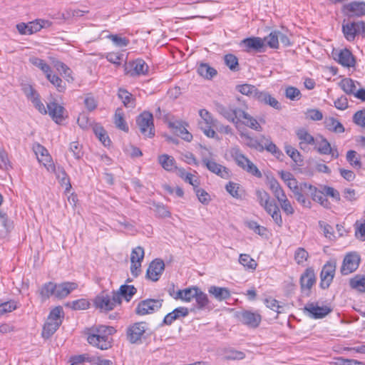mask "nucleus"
Returning a JSON list of instances; mask_svg holds the SVG:
<instances>
[{"label":"nucleus","mask_w":365,"mask_h":365,"mask_svg":"<svg viewBox=\"0 0 365 365\" xmlns=\"http://www.w3.org/2000/svg\"><path fill=\"white\" fill-rule=\"evenodd\" d=\"M195 299L198 309H205L209 307L210 300L207 295L199 288L195 296Z\"/></svg>","instance_id":"36"},{"label":"nucleus","mask_w":365,"mask_h":365,"mask_svg":"<svg viewBox=\"0 0 365 365\" xmlns=\"http://www.w3.org/2000/svg\"><path fill=\"white\" fill-rule=\"evenodd\" d=\"M123 57V55L120 53L109 52L106 54V58L116 66H120Z\"/></svg>","instance_id":"62"},{"label":"nucleus","mask_w":365,"mask_h":365,"mask_svg":"<svg viewBox=\"0 0 365 365\" xmlns=\"http://www.w3.org/2000/svg\"><path fill=\"white\" fill-rule=\"evenodd\" d=\"M165 269V263L160 259L152 261L147 269L146 276L153 282H157Z\"/></svg>","instance_id":"15"},{"label":"nucleus","mask_w":365,"mask_h":365,"mask_svg":"<svg viewBox=\"0 0 365 365\" xmlns=\"http://www.w3.org/2000/svg\"><path fill=\"white\" fill-rule=\"evenodd\" d=\"M202 163L212 173L227 179L230 177V170L227 168L217 163L215 161L210 160L207 158H202Z\"/></svg>","instance_id":"16"},{"label":"nucleus","mask_w":365,"mask_h":365,"mask_svg":"<svg viewBox=\"0 0 365 365\" xmlns=\"http://www.w3.org/2000/svg\"><path fill=\"white\" fill-rule=\"evenodd\" d=\"M342 31L347 41H354L356 36L359 34L358 29L356 28V22L344 23L342 24Z\"/></svg>","instance_id":"27"},{"label":"nucleus","mask_w":365,"mask_h":365,"mask_svg":"<svg viewBox=\"0 0 365 365\" xmlns=\"http://www.w3.org/2000/svg\"><path fill=\"white\" fill-rule=\"evenodd\" d=\"M294 197L297 200L299 203H300L304 207H311L312 202L309 198L305 195V194L301 190L296 191L294 194Z\"/></svg>","instance_id":"59"},{"label":"nucleus","mask_w":365,"mask_h":365,"mask_svg":"<svg viewBox=\"0 0 365 365\" xmlns=\"http://www.w3.org/2000/svg\"><path fill=\"white\" fill-rule=\"evenodd\" d=\"M158 162L167 171H173L175 169H177L174 158L168 155L163 154L160 155L158 157Z\"/></svg>","instance_id":"31"},{"label":"nucleus","mask_w":365,"mask_h":365,"mask_svg":"<svg viewBox=\"0 0 365 365\" xmlns=\"http://www.w3.org/2000/svg\"><path fill=\"white\" fill-rule=\"evenodd\" d=\"M163 299H146L140 301L135 308L138 315L143 316L158 311L163 305Z\"/></svg>","instance_id":"9"},{"label":"nucleus","mask_w":365,"mask_h":365,"mask_svg":"<svg viewBox=\"0 0 365 365\" xmlns=\"http://www.w3.org/2000/svg\"><path fill=\"white\" fill-rule=\"evenodd\" d=\"M144 258V250L142 247H137L132 250L130 255L131 263H140Z\"/></svg>","instance_id":"53"},{"label":"nucleus","mask_w":365,"mask_h":365,"mask_svg":"<svg viewBox=\"0 0 365 365\" xmlns=\"http://www.w3.org/2000/svg\"><path fill=\"white\" fill-rule=\"evenodd\" d=\"M22 91L27 97V98L31 101L35 99L36 97L39 96L37 91L33 88L32 86L29 84H24L22 86Z\"/></svg>","instance_id":"64"},{"label":"nucleus","mask_w":365,"mask_h":365,"mask_svg":"<svg viewBox=\"0 0 365 365\" xmlns=\"http://www.w3.org/2000/svg\"><path fill=\"white\" fill-rule=\"evenodd\" d=\"M240 45L245 47V51L247 52H250L251 51L262 52L265 46L264 41L259 37L245 38L241 41Z\"/></svg>","instance_id":"17"},{"label":"nucleus","mask_w":365,"mask_h":365,"mask_svg":"<svg viewBox=\"0 0 365 365\" xmlns=\"http://www.w3.org/2000/svg\"><path fill=\"white\" fill-rule=\"evenodd\" d=\"M349 286L351 289L360 292H365V277L357 274L350 279Z\"/></svg>","instance_id":"37"},{"label":"nucleus","mask_w":365,"mask_h":365,"mask_svg":"<svg viewBox=\"0 0 365 365\" xmlns=\"http://www.w3.org/2000/svg\"><path fill=\"white\" fill-rule=\"evenodd\" d=\"M239 262L244 267L251 269H255L257 267L256 262L247 254H241L240 255Z\"/></svg>","instance_id":"51"},{"label":"nucleus","mask_w":365,"mask_h":365,"mask_svg":"<svg viewBox=\"0 0 365 365\" xmlns=\"http://www.w3.org/2000/svg\"><path fill=\"white\" fill-rule=\"evenodd\" d=\"M255 195L258 202L265 210L269 207V205L276 203L274 200H270V196L265 190L260 189L256 190Z\"/></svg>","instance_id":"29"},{"label":"nucleus","mask_w":365,"mask_h":365,"mask_svg":"<svg viewBox=\"0 0 365 365\" xmlns=\"http://www.w3.org/2000/svg\"><path fill=\"white\" fill-rule=\"evenodd\" d=\"M264 150H267L268 152L272 153L276 157L279 158V156L282 154L281 151L277 148L276 145L273 143L269 139L266 138L265 137H262Z\"/></svg>","instance_id":"50"},{"label":"nucleus","mask_w":365,"mask_h":365,"mask_svg":"<svg viewBox=\"0 0 365 365\" xmlns=\"http://www.w3.org/2000/svg\"><path fill=\"white\" fill-rule=\"evenodd\" d=\"M278 34H279V31H272L264 38L267 45L272 48H277L279 46Z\"/></svg>","instance_id":"55"},{"label":"nucleus","mask_w":365,"mask_h":365,"mask_svg":"<svg viewBox=\"0 0 365 365\" xmlns=\"http://www.w3.org/2000/svg\"><path fill=\"white\" fill-rule=\"evenodd\" d=\"M236 316L241 323L250 328L258 327L262 320L259 313L248 310L237 312Z\"/></svg>","instance_id":"11"},{"label":"nucleus","mask_w":365,"mask_h":365,"mask_svg":"<svg viewBox=\"0 0 365 365\" xmlns=\"http://www.w3.org/2000/svg\"><path fill=\"white\" fill-rule=\"evenodd\" d=\"M125 70L126 74L131 77H135L146 74L148 71V66L145 61L141 58H138L129 63V64L125 66Z\"/></svg>","instance_id":"14"},{"label":"nucleus","mask_w":365,"mask_h":365,"mask_svg":"<svg viewBox=\"0 0 365 365\" xmlns=\"http://www.w3.org/2000/svg\"><path fill=\"white\" fill-rule=\"evenodd\" d=\"M225 63L227 66L229 67V68L232 71H237L238 70V59L237 58L231 53L227 54L224 57Z\"/></svg>","instance_id":"56"},{"label":"nucleus","mask_w":365,"mask_h":365,"mask_svg":"<svg viewBox=\"0 0 365 365\" xmlns=\"http://www.w3.org/2000/svg\"><path fill=\"white\" fill-rule=\"evenodd\" d=\"M269 215H271L272 218L274 221V222L279 226L282 227L283 224L280 210L277 205L272 204V205H269V207L265 210Z\"/></svg>","instance_id":"41"},{"label":"nucleus","mask_w":365,"mask_h":365,"mask_svg":"<svg viewBox=\"0 0 365 365\" xmlns=\"http://www.w3.org/2000/svg\"><path fill=\"white\" fill-rule=\"evenodd\" d=\"M35 153L40 163H45L46 165L52 163L51 158L44 147L38 145L35 148Z\"/></svg>","instance_id":"40"},{"label":"nucleus","mask_w":365,"mask_h":365,"mask_svg":"<svg viewBox=\"0 0 365 365\" xmlns=\"http://www.w3.org/2000/svg\"><path fill=\"white\" fill-rule=\"evenodd\" d=\"M47 113L56 123H60L64 119V108L57 103L56 101H51L47 103Z\"/></svg>","instance_id":"18"},{"label":"nucleus","mask_w":365,"mask_h":365,"mask_svg":"<svg viewBox=\"0 0 365 365\" xmlns=\"http://www.w3.org/2000/svg\"><path fill=\"white\" fill-rule=\"evenodd\" d=\"M304 314L312 319H319V305L318 302H309L307 303L304 309Z\"/></svg>","instance_id":"32"},{"label":"nucleus","mask_w":365,"mask_h":365,"mask_svg":"<svg viewBox=\"0 0 365 365\" xmlns=\"http://www.w3.org/2000/svg\"><path fill=\"white\" fill-rule=\"evenodd\" d=\"M43 165L46 168L48 171L53 172L56 174V177L58 180V182L62 186H65L66 192H68L71 190V184L70 182L69 177L62 167L58 166L56 168L53 163L46 165L45 163H43Z\"/></svg>","instance_id":"13"},{"label":"nucleus","mask_w":365,"mask_h":365,"mask_svg":"<svg viewBox=\"0 0 365 365\" xmlns=\"http://www.w3.org/2000/svg\"><path fill=\"white\" fill-rule=\"evenodd\" d=\"M136 288L133 285L123 284L120 287L118 292H115V294H119V297L121 299L124 297L126 301L129 302L131 297L136 293Z\"/></svg>","instance_id":"38"},{"label":"nucleus","mask_w":365,"mask_h":365,"mask_svg":"<svg viewBox=\"0 0 365 365\" xmlns=\"http://www.w3.org/2000/svg\"><path fill=\"white\" fill-rule=\"evenodd\" d=\"M346 160L354 168H360L361 167L360 158L355 150H351L346 153Z\"/></svg>","instance_id":"48"},{"label":"nucleus","mask_w":365,"mask_h":365,"mask_svg":"<svg viewBox=\"0 0 365 365\" xmlns=\"http://www.w3.org/2000/svg\"><path fill=\"white\" fill-rule=\"evenodd\" d=\"M197 73L200 76L207 79H211L217 75V71L205 63H201L197 67Z\"/></svg>","instance_id":"33"},{"label":"nucleus","mask_w":365,"mask_h":365,"mask_svg":"<svg viewBox=\"0 0 365 365\" xmlns=\"http://www.w3.org/2000/svg\"><path fill=\"white\" fill-rule=\"evenodd\" d=\"M63 318V310L60 306L53 309L45 322L41 336L44 339H49L59 328Z\"/></svg>","instance_id":"3"},{"label":"nucleus","mask_w":365,"mask_h":365,"mask_svg":"<svg viewBox=\"0 0 365 365\" xmlns=\"http://www.w3.org/2000/svg\"><path fill=\"white\" fill-rule=\"evenodd\" d=\"M69 151L73 153V155L77 160L81 159L83 155L82 145L77 141L71 143Z\"/></svg>","instance_id":"58"},{"label":"nucleus","mask_w":365,"mask_h":365,"mask_svg":"<svg viewBox=\"0 0 365 365\" xmlns=\"http://www.w3.org/2000/svg\"><path fill=\"white\" fill-rule=\"evenodd\" d=\"M31 34L40 31L42 28L48 27L51 25V23L47 20L38 19L36 21L30 22L29 24Z\"/></svg>","instance_id":"46"},{"label":"nucleus","mask_w":365,"mask_h":365,"mask_svg":"<svg viewBox=\"0 0 365 365\" xmlns=\"http://www.w3.org/2000/svg\"><path fill=\"white\" fill-rule=\"evenodd\" d=\"M147 324L143 322H135L129 326L126 330V338L131 344H140L146 331Z\"/></svg>","instance_id":"10"},{"label":"nucleus","mask_w":365,"mask_h":365,"mask_svg":"<svg viewBox=\"0 0 365 365\" xmlns=\"http://www.w3.org/2000/svg\"><path fill=\"white\" fill-rule=\"evenodd\" d=\"M300 189L305 194L307 198L311 197L312 200L317 202H319V196L317 195V188L316 187L304 182L300 184Z\"/></svg>","instance_id":"34"},{"label":"nucleus","mask_w":365,"mask_h":365,"mask_svg":"<svg viewBox=\"0 0 365 365\" xmlns=\"http://www.w3.org/2000/svg\"><path fill=\"white\" fill-rule=\"evenodd\" d=\"M287 154L296 163H299L302 161L299 151L291 145L285 146Z\"/></svg>","instance_id":"63"},{"label":"nucleus","mask_w":365,"mask_h":365,"mask_svg":"<svg viewBox=\"0 0 365 365\" xmlns=\"http://www.w3.org/2000/svg\"><path fill=\"white\" fill-rule=\"evenodd\" d=\"M136 123L140 133L145 136L152 138L155 135L153 116L151 113L143 112L137 117Z\"/></svg>","instance_id":"6"},{"label":"nucleus","mask_w":365,"mask_h":365,"mask_svg":"<svg viewBox=\"0 0 365 365\" xmlns=\"http://www.w3.org/2000/svg\"><path fill=\"white\" fill-rule=\"evenodd\" d=\"M296 135L299 140L301 149L305 150L308 145L314 143V137L304 128H299L296 130Z\"/></svg>","instance_id":"23"},{"label":"nucleus","mask_w":365,"mask_h":365,"mask_svg":"<svg viewBox=\"0 0 365 365\" xmlns=\"http://www.w3.org/2000/svg\"><path fill=\"white\" fill-rule=\"evenodd\" d=\"M240 136L246 140V144L251 148H255L258 151L264 150L263 140L259 142L257 139L250 137L248 134L241 133Z\"/></svg>","instance_id":"42"},{"label":"nucleus","mask_w":365,"mask_h":365,"mask_svg":"<svg viewBox=\"0 0 365 365\" xmlns=\"http://www.w3.org/2000/svg\"><path fill=\"white\" fill-rule=\"evenodd\" d=\"M342 12L349 18L365 16V2L354 1L343 6Z\"/></svg>","instance_id":"12"},{"label":"nucleus","mask_w":365,"mask_h":365,"mask_svg":"<svg viewBox=\"0 0 365 365\" xmlns=\"http://www.w3.org/2000/svg\"><path fill=\"white\" fill-rule=\"evenodd\" d=\"M360 83L351 78H346L339 83L340 88L348 95H353Z\"/></svg>","instance_id":"28"},{"label":"nucleus","mask_w":365,"mask_h":365,"mask_svg":"<svg viewBox=\"0 0 365 365\" xmlns=\"http://www.w3.org/2000/svg\"><path fill=\"white\" fill-rule=\"evenodd\" d=\"M321 154L329 155L331 159L339 157V153L335 146L331 147L330 143L325 138H321Z\"/></svg>","instance_id":"30"},{"label":"nucleus","mask_w":365,"mask_h":365,"mask_svg":"<svg viewBox=\"0 0 365 365\" xmlns=\"http://www.w3.org/2000/svg\"><path fill=\"white\" fill-rule=\"evenodd\" d=\"M93 130L96 137L101 140V142H102L105 146L110 145V140L103 127L96 125L93 128Z\"/></svg>","instance_id":"49"},{"label":"nucleus","mask_w":365,"mask_h":365,"mask_svg":"<svg viewBox=\"0 0 365 365\" xmlns=\"http://www.w3.org/2000/svg\"><path fill=\"white\" fill-rule=\"evenodd\" d=\"M118 97L123 101V104L127 107L133 106V99L131 93L126 90L120 88L118 90Z\"/></svg>","instance_id":"52"},{"label":"nucleus","mask_w":365,"mask_h":365,"mask_svg":"<svg viewBox=\"0 0 365 365\" xmlns=\"http://www.w3.org/2000/svg\"><path fill=\"white\" fill-rule=\"evenodd\" d=\"M336 259L330 258L321 269V288H328L331 284L336 273Z\"/></svg>","instance_id":"7"},{"label":"nucleus","mask_w":365,"mask_h":365,"mask_svg":"<svg viewBox=\"0 0 365 365\" xmlns=\"http://www.w3.org/2000/svg\"><path fill=\"white\" fill-rule=\"evenodd\" d=\"M338 61L344 67L350 68L354 67L356 64V60L351 52L344 48L341 50L338 54Z\"/></svg>","instance_id":"22"},{"label":"nucleus","mask_w":365,"mask_h":365,"mask_svg":"<svg viewBox=\"0 0 365 365\" xmlns=\"http://www.w3.org/2000/svg\"><path fill=\"white\" fill-rule=\"evenodd\" d=\"M301 92L300 91L293 86H289L285 90V96L292 100V101H297L301 98Z\"/></svg>","instance_id":"60"},{"label":"nucleus","mask_w":365,"mask_h":365,"mask_svg":"<svg viewBox=\"0 0 365 365\" xmlns=\"http://www.w3.org/2000/svg\"><path fill=\"white\" fill-rule=\"evenodd\" d=\"M315 282L314 272L312 269H307L301 276L300 284L303 291H309Z\"/></svg>","instance_id":"25"},{"label":"nucleus","mask_w":365,"mask_h":365,"mask_svg":"<svg viewBox=\"0 0 365 365\" xmlns=\"http://www.w3.org/2000/svg\"><path fill=\"white\" fill-rule=\"evenodd\" d=\"M225 189L233 197L237 199L241 198V194L240 193V185L233 182H229Z\"/></svg>","instance_id":"57"},{"label":"nucleus","mask_w":365,"mask_h":365,"mask_svg":"<svg viewBox=\"0 0 365 365\" xmlns=\"http://www.w3.org/2000/svg\"><path fill=\"white\" fill-rule=\"evenodd\" d=\"M30 62L35 66L40 68L46 76L51 72V67L47 64L45 61L37 57H32L30 58Z\"/></svg>","instance_id":"47"},{"label":"nucleus","mask_w":365,"mask_h":365,"mask_svg":"<svg viewBox=\"0 0 365 365\" xmlns=\"http://www.w3.org/2000/svg\"><path fill=\"white\" fill-rule=\"evenodd\" d=\"M116 332L113 327L98 325L91 327L87 333L88 343L101 350H107L112 346V336Z\"/></svg>","instance_id":"2"},{"label":"nucleus","mask_w":365,"mask_h":365,"mask_svg":"<svg viewBox=\"0 0 365 365\" xmlns=\"http://www.w3.org/2000/svg\"><path fill=\"white\" fill-rule=\"evenodd\" d=\"M197 289V287H191L184 289H179L173 297L175 299H180L185 302H190L195 299Z\"/></svg>","instance_id":"24"},{"label":"nucleus","mask_w":365,"mask_h":365,"mask_svg":"<svg viewBox=\"0 0 365 365\" xmlns=\"http://www.w3.org/2000/svg\"><path fill=\"white\" fill-rule=\"evenodd\" d=\"M169 126L173 129L174 133L183 140L187 142L192 140V135L187 131L184 123L180 121L170 122L169 123Z\"/></svg>","instance_id":"20"},{"label":"nucleus","mask_w":365,"mask_h":365,"mask_svg":"<svg viewBox=\"0 0 365 365\" xmlns=\"http://www.w3.org/2000/svg\"><path fill=\"white\" fill-rule=\"evenodd\" d=\"M245 357V354L240 351L228 349L225 352V359L227 360H240Z\"/></svg>","instance_id":"61"},{"label":"nucleus","mask_w":365,"mask_h":365,"mask_svg":"<svg viewBox=\"0 0 365 365\" xmlns=\"http://www.w3.org/2000/svg\"><path fill=\"white\" fill-rule=\"evenodd\" d=\"M257 101L264 104L269 105L276 110H279L282 109L280 103L267 92L260 91V93L258 95Z\"/></svg>","instance_id":"26"},{"label":"nucleus","mask_w":365,"mask_h":365,"mask_svg":"<svg viewBox=\"0 0 365 365\" xmlns=\"http://www.w3.org/2000/svg\"><path fill=\"white\" fill-rule=\"evenodd\" d=\"M230 153L240 168L257 178H262V173L257 167L242 153L238 147L232 148Z\"/></svg>","instance_id":"4"},{"label":"nucleus","mask_w":365,"mask_h":365,"mask_svg":"<svg viewBox=\"0 0 365 365\" xmlns=\"http://www.w3.org/2000/svg\"><path fill=\"white\" fill-rule=\"evenodd\" d=\"M324 126L327 129L335 133H341L344 131L343 125L334 118H327L324 120Z\"/></svg>","instance_id":"39"},{"label":"nucleus","mask_w":365,"mask_h":365,"mask_svg":"<svg viewBox=\"0 0 365 365\" xmlns=\"http://www.w3.org/2000/svg\"><path fill=\"white\" fill-rule=\"evenodd\" d=\"M237 91L243 95L252 97L257 100L258 95L260 93L255 86L250 84H242L237 86Z\"/></svg>","instance_id":"35"},{"label":"nucleus","mask_w":365,"mask_h":365,"mask_svg":"<svg viewBox=\"0 0 365 365\" xmlns=\"http://www.w3.org/2000/svg\"><path fill=\"white\" fill-rule=\"evenodd\" d=\"M46 77L56 88L58 92H64L66 90V84L61 78L56 74H52V72L46 75Z\"/></svg>","instance_id":"45"},{"label":"nucleus","mask_w":365,"mask_h":365,"mask_svg":"<svg viewBox=\"0 0 365 365\" xmlns=\"http://www.w3.org/2000/svg\"><path fill=\"white\" fill-rule=\"evenodd\" d=\"M208 292L219 302L226 300L231 297L230 290L226 287L210 286L208 289Z\"/></svg>","instance_id":"21"},{"label":"nucleus","mask_w":365,"mask_h":365,"mask_svg":"<svg viewBox=\"0 0 365 365\" xmlns=\"http://www.w3.org/2000/svg\"><path fill=\"white\" fill-rule=\"evenodd\" d=\"M55 288L56 284L51 282L44 284L40 290V294L41 298L43 299H47L51 296L55 297Z\"/></svg>","instance_id":"43"},{"label":"nucleus","mask_w":365,"mask_h":365,"mask_svg":"<svg viewBox=\"0 0 365 365\" xmlns=\"http://www.w3.org/2000/svg\"><path fill=\"white\" fill-rule=\"evenodd\" d=\"M114 122H115V126L118 128H119L125 132L128 131V126L124 120L123 113L121 109H117L115 110Z\"/></svg>","instance_id":"44"},{"label":"nucleus","mask_w":365,"mask_h":365,"mask_svg":"<svg viewBox=\"0 0 365 365\" xmlns=\"http://www.w3.org/2000/svg\"><path fill=\"white\" fill-rule=\"evenodd\" d=\"M215 105L216 111L230 122L235 124L242 123L243 125L257 131L262 130L261 125L255 118L242 108H238L235 104L224 106L216 103Z\"/></svg>","instance_id":"1"},{"label":"nucleus","mask_w":365,"mask_h":365,"mask_svg":"<svg viewBox=\"0 0 365 365\" xmlns=\"http://www.w3.org/2000/svg\"><path fill=\"white\" fill-rule=\"evenodd\" d=\"M108 38L110 39L114 45L117 47H125L130 43L128 38L122 37L117 34H110L108 36Z\"/></svg>","instance_id":"54"},{"label":"nucleus","mask_w":365,"mask_h":365,"mask_svg":"<svg viewBox=\"0 0 365 365\" xmlns=\"http://www.w3.org/2000/svg\"><path fill=\"white\" fill-rule=\"evenodd\" d=\"M361 257L356 252H350L345 255L340 272L342 275H348L355 272L360 264Z\"/></svg>","instance_id":"8"},{"label":"nucleus","mask_w":365,"mask_h":365,"mask_svg":"<svg viewBox=\"0 0 365 365\" xmlns=\"http://www.w3.org/2000/svg\"><path fill=\"white\" fill-rule=\"evenodd\" d=\"M78 284L75 282H63L58 284H56L55 297L63 299L67 297L72 291L77 289Z\"/></svg>","instance_id":"19"},{"label":"nucleus","mask_w":365,"mask_h":365,"mask_svg":"<svg viewBox=\"0 0 365 365\" xmlns=\"http://www.w3.org/2000/svg\"><path fill=\"white\" fill-rule=\"evenodd\" d=\"M118 295L115 294V292H113L111 294L102 292L95 298L94 304L96 308L103 312L113 310L116 305L121 304L122 301Z\"/></svg>","instance_id":"5"}]
</instances>
